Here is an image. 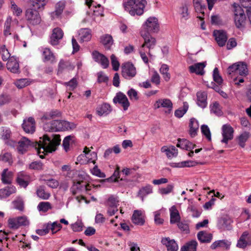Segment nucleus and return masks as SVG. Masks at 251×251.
Segmentation results:
<instances>
[{"instance_id":"53","label":"nucleus","mask_w":251,"mask_h":251,"mask_svg":"<svg viewBox=\"0 0 251 251\" xmlns=\"http://www.w3.org/2000/svg\"><path fill=\"white\" fill-rule=\"evenodd\" d=\"M11 101V98L9 95L5 94L0 95V107L8 104Z\"/></svg>"},{"instance_id":"51","label":"nucleus","mask_w":251,"mask_h":251,"mask_svg":"<svg viewBox=\"0 0 251 251\" xmlns=\"http://www.w3.org/2000/svg\"><path fill=\"white\" fill-rule=\"evenodd\" d=\"M193 2L196 11H199L203 16L204 13L203 10L205 9V5L201 4V0H193Z\"/></svg>"},{"instance_id":"6","label":"nucleus","mask_w":251,"mask_h":251,"mask_svg":"<svg viewBox=\"0 0 251 251\" xmlns=\"http://www.w3.org/2000/svg\"><path fill=\"white\" fill-rule=\"evenodd\" d=\"M122 75L126 79H130L136 75V69L129 62L123 63L121 67Z\"/></svg>"},{"instance_id":"36","label":"nucleus","mask_w":251,"mask_h":251,"mask_svg":"<svg viewBox=\"0 0 251 251\" xmlns=\"http://www.w3.org/2000/svg\"><path fill=\"white\" fill-rule=\"evenodd\" d=\"M189 134L192 137H195L197 134L199 127L198 121L195 118H191L189 123Z\"/></svg>"},{"instance_id":"13","label":"nucleus","mask_w":251,"mask_h":251,"mask_svg":"<svg viewBox=\"0 0 251 251\" xmlns=\"http://www.w3.org/2000/svg\"><path fill=\"white\" fill-rule=\"evenodd\" d=\"M113 100L114 103L121 104L124 110H126L130 104L126 96L122 92L117 93Z\"/></svg>"},{"instance_id":"58","label":"nucleus","mask_w":251,"mask_h":251,"mask_svg":"<svg viewBox=\"0 0 251 251\" xmlns=\"http://www.w3.org/2000/svg\"><path fill=\"white\" fill-rule=\"evenodd\" d=\"M65 86H68L69 87V90L70 91L74 90L77 85V81L76 78H72L69 82H66L64 83Z\"/></svg>"},{"instance_id":"43","label":"nucleus","mask_w":251,"mask_h":251,"mask_svg":"<svg viewBox=\"0 0 251 251\" xmlns=\"http://www.w3.org/2000/svg\"><path fill=\"white\" fill-rule=\"evenodd\" d=\"M197 245L198 243L196 240H192L183 246L181 251H196Z\"/></svg>"},{"instance_id":"32","label":"nucleus","mask_w":251,"mask_h":251,"mask_svg":"<svg viewBox=\"0 0 251 251\" xmlns=\"http://www.w3.org/2000/svg\"><path fill=\"white\" fill-rule=\"evenodd\" d=\"M78 37L80 42H88L91 39V31L88 28H82L79 30Z\"/></svg>"},{"instance_id":"22","label":"nucleus","mask_w":251,"mask_h":251,"mask_svg":"<svg viewBox=\"0 0 251 251\" xmlns=\"http://www.w3.org/2000/svg\"><path fill=\"white\" fill-rule=\"evenodd\" d=\"M207 93L204 91H199L197 93V103L199 106L204 108L207 106Z\"/></svg>"},{"instance_id":"26","label":"nucleus","mask_w":251,"mask_h":251,"mask_svg":"<svg viewBox=\"0 0 251 251\" xmlns=\"http://www.w3.org/2000/svg\"><path fill=\"white\" fill-rule=\"evenodd\" d=\"M131 220L133 223L137 225L142 226L145 223L142 212L141 210H136L134 211L132 216Z\"/></svg>"},{"instance_id":"10","label":"nucleus","mask_w":251,"mask_h":251,"mask_svg":"<svg viewBox=\"0 0 251 251\" xmlns=\"http://www.w3.org/2000/svg\"><path fill=\"white\" fill-rule=\"evenodd\" d=\"M92 57L95 61L100 64L103 69H106L109 66V60L103 54L97 50L92 52Z\"/></svg>"},{"instance_id":"59","label":"nucleus","mask_w":251,"mask_h":251,"mask_svg":"<svg viewBox=\"0 0 251 251\" xmlns=\"http://www.w3.org/2000/svg\"><path fill=\"white\" fill-rule=\"evenodd\" d=\"M201 130L202 133L209 140L211 141V133L210 129L207 125H203L201 126Z\"/></svg>"},{"instance_id":"3","label":"nucleus","mask_w":251,"mask_h":251,"mask_svg":"<svg viewBox=\"0 0 251 251\" xmlns=\"http://www.w3.org/2000/svg\"><path fill=\"white\" fill-rule=\"evenodd\" d=\"M75 125L65 121L52 120L44 123L43 129L46 131L55 132L60 130H69L73 128Z\"/></svg>"},{"instance_id":"63","label":"nucleus","mask_w":251,"mask_h":251,"mask_svg":"<svg viewBox=\"0 0 251 251\" xmlns=\"http://www.w3.org/2000/svg\"><path fill=\"white\" fill-rule=\"evenodd\" d=\"M43 165L41 161H34L30 163L29 165V168L33 170H43Z\"/></svg>"},{"instance_id":"30","label":"nucleus","mask_w":251,"mask_h":251,"mask_svg":"<svg viewBox=\"0 0 251 251\" xmlns=\"http://www.w3.org/2000/svg\"><path fill=\"white\" fill-rule=\"evenodd\" d=\"M161 151L162 152H165L167 157L169 159L176 156L178 153L177 150L173 146L169 147L163 146L161 149Z\"/></svg>"},{"instance_id":"16","label":"nucleus","mask_w":251,"mask_h":251,"mask_svg":"<svg viewBox=\"0 0 251 251\" xmlns=\"http://www.w3.org/2000/svg\"><path fill=\"white\" fill-rule=\"evenodd\" d=\"M87 188L86 186V182L83 180H77L76 179L73 180V185L71 188V191L74 195L78 193L81 192Z\"/></svg>"},{"instance_id":"8","label":"nucleus","mask_w":251,"mask_h":251,"mask_svg":"<svg viewBox=\"0 0 251 251\" xmlns=\"http://www.w3.org/2000/svg\"><path fill=\"white\" fill-rule=\"evenodd\" d=\"M143 26L146 29V32L157 33L159 30V25L158 19L154 17H149Z\"/></svg>"},{"instance_id":"21","label":"nucleus","mask_w":251,"mask_h":251,"mask_svg":"<svg viewBox=\"0 0 251 251\" xmlns=\"http://www.w3.org/2000/svg\"><path fill=\"white\" fill-rule=\"evenodd\" d=\"M206 62L195 63L189 66V70L190 73H195L197 75H203L204 74V68L206 66Z\"/></svg>"},{"instance_id":"25","label":"nucleus","mask_w":251,"mask_h":251,"mask_svg":"<svg viewBox=\"0 0 251 251\" xmlns=\"http://www.w3.org/2000/svg\"><path fill=\"white\" fill-rule=\"evenodd\" d=\"M43 61L50 62L53 64L56 62V57L53 53L49 48L44 49L42 52Z\"/></svg>"},{"instance_id":"45","label":"nucleus","mask_w":251,"mask_h":251,"mask_svg":"<svg viewBox=\"0 0 251 251\" xmlns=\"http://www.w3.org/2000/svg\"><path fill=\"white\" fill-rule=\"evenodd\" d=\"M37 209L40 212L46 213L49 210L52 209V206L48 201H42L38 204Z\"/></svg>"},{"instance_id":"61","label":"nucleus","mask_w":251,"mask_h":251,"mask_svg":"<svg viewBox=\"0 0 251 251\" xmlns=\"http://www.w3.org/2000/svg\"><path fill=\"white\" fill-rule=\"evenodd\" d=\"M119 201L117 197L111 196L108 199L107 205L109 207L113 208V207H117Z\"/></svg>"},{"instance_id":"40","label":"nucleus","mask_w":251,"mask_h":251,"mask_svg":"<svg viewBox=\"0 0 251 251\" xmlns=\"http://www.w3.org/2000/svg\"><path fill=\"white\" fill-rule=\"evenodd\" d=\"M152 193V187L151 185H147L144 187H142L138 193V195L141 199L142 201H144V199L145 196Z\"/></svg>"},{"instance_id":"56","label":"nucleus","mask_w":251,"mask_h":251,"mask_svg":"<svg viewBox=\"0 0 251 251\" xmlns=\"http://www.w3.org/2000/svg\"><path fill=\"white\" fill-rule=\"evenodd\" d=\"M43 180L45 183L50 187L52 188H56L59 185V182L55 179L50 178L48 179H44Z\"/></svg>"},{"instance_id":"24","label":"nucleus","mask_w":251,"mask_h":251,"mask_svg":"<svg viewBox=\"0 0 251 251\" xmlns=\"http://www.w3.org/2000/svg\"><path fill=\"white\" fill-rule=\"evenodd\" d=\"M74 66L68 61H65L63 59L60 60L58 66V74H61L65 71L73 70Z\"/></svg>"},{"instance_id":"12","label":"nucleus","mask_w":251,"mask_h":251,"mask_svg":"<svg viewBox=\"0 0 251 251\" xmlns=\"http://www.w3.org/2000/svg\"><path fill=\"white\" fill-rule=\"evenodd\" d=\"M22 127L26 133H33L35 130V121L33 117H28L23 121Z\"/></svg>"},{"instance_id":"35","label":"nucleus","mask_w":251,"mask_h":251,"mask_svg":"<svg viewBox=\"0 0 251 251\" xmlns=\"http://www.w3.org/2000/svg\"><path fill=\"white\" fill-rule=\"evenodd\" d=\"M231 219L227 217H222L218 221V226L223 230H229L231 228Z\"/></svg>"},{"instance_id":"34","label":"nucleus","mask_w":251,"mask_h":251,"mask_svg":"<svg viewBox=\"0 0 251 251\" xmlns=\"http://www.w3.org/2000/svg\"><path fill=\"white\" fill-rule=\"evenodd\" d=\"M170 211L171 224H176L180 222V216L176 207L175 206H172L170 209Z\"/></svg>"},{"instance_id":"62","label":"nucleus","mask_w":251,"mask_h":251,"mask_svg":"<svg viewBox=\"0 0 251 251\" xmlns=\"http://www.w3.org/2000/svg\"><path fill=\"white\" fill-rule=\"evenodd\" d=\"M214 80L218 84H221L223 82V79L221 76L220 75L219 70L217 68H215L213 70V74Z\"/></svg>"},{"instance_id":"28","label":"nucleus","mask_w":251,"mask_h":251,"mask_svg":"<svg viewBox=\"0 0 251 251\" xmlns=\"http://www.w3.org/2000/svg\"><path fill=\"white\" fill-rule=\"evenodd\" d=\"M197 238L202 243H209L213 238V235L206 231H201L198 233Z\"/></svg>"},{"instance_id":"52","label":"nucleus","mask_w":251,"mask_h":251,"mask_svg":"<svg viewBox=\"0 0 251 251\" xmlns=\"http://www.w3.org/2000/svg\"><path fill=\"white\" fill-rule=\"evenodd\" d=\"M65 6V2L64 1H59L57 2L55 6V10L54 13L57 16L60 15Z\"/></svg>"},{"instance_id":"5","label":"nucleus","mask_w":251,"mask_h":251,"mask_svg":"<svg viewBox=\"0 0 251 251\" xmlns=\"http://www.w3.org/2000/svg\"><path fill=\"white\" fill-rule=\"evenodd\" d=\"M25 18L29 26L39 25L41 21V17L37 10L30 7L26 11Z\"/></svg>"},{"instance_id":"64","label":"nucleus","mask_w":251,"mask_h":251,"mask_svg":"<svg viewBox=\"0 0 251 251\" xmlns=\"http://www.w3.org/2000/svg\"><path fill=\"white\" fill-rule=\"evenodd\" d=\"M127 94L130 100H137L139 99V97L138 96V93L133 88H131L130 89H129L128 91Z\"/></svg>"},{"instance_id":"15","label":"nucleus","mask_w":251,"mask_h":251,"mask_svg":"<svg viewBox=\"0 0 251 251\" xmlns=\"http://www.w3.org/2000/svg\"><path fill=\"white\" fill-rule=\"evenodd\" d=\"M251 245V232L245 231L241 236L237 244V246L240 248H245Z\"/></svg>"},{"instance_id":"38","label":"nucleus","mask_w":251,"mask_h":251,"mask_svg":"<svg viewBox=\"0 0 251 251\" xmlns=\"http://www.w3.org/2000/svg\"><path fill=\"white\" fill-rule=\"evenodd\" d=\"M36 193L37 197L42 200H48L50 197V193L45 190V187L43 185L37 188Z\"/></svg>"},{"instance_id":"54","label":"nucleus","mask_w":251,"mask_h":251,"mask_svg":"<svg viewBox=\"0 0 251 251\" xmlns=\"http://www.w3.org/2000/svg\"><path fill=\"white\" fill-rule=\"evenodd\" d=\"M15 85L17 88L21 89L29 84V81L26 78H22L17 80L15 83Z\"/></svg>"},{"instance_id":"23","label":"nucleus","mask_w":251,"mask_h":251,"mask_svg":"<svg viewBox=\"0 0 251 251\" xmlns=\"http://www.w3.org/2000/svg\"><path fill=\"white\" fill-rule=\"evenodd\" d=\"M6 67L7 69L11 73H20L19 63L14 57L9 58L6 64Z\"/></svg>"},{"instance_id":"46","label":"nucleus","mask_w":251,"mask_h":251,"mask_svg":"<svg viewBox=\"0 0 251 251\" xmlns=\"http://www.w3.org/2000/svg\"><path fill=\"white\" fill-rule=\"evenodd\" d=\"M30 7L39 9L43 7L46 4V0H30Z\"/></svg>"},{"instance_id":"7","label":"nucleus","mask_w":251,"mask_h":251,"mask_svg":"<svg viewBox=\"0 0 251 251\" xmlns=\"http://www.w3.org/2000/svg\"><path fill=\"white\" fill-rule=\"evenodd\" d=\"M234 22L236 26L238 28L244 27L245 25L246 17L243 9L241 7L238 6L235 7Z\"/></svg>"},{"instance_id":"49","label":"nucleus","mask_w":251,"mask_h":251,"mask_svg":"<svg viewBox=\"0 0 251 251\" xmlns=\"http://www.w3.org/2000/svg\"><path fill=\"white\" fill-rule=\"evenodd\" d=\"M168 66L166 64H162L160 69V72L166 81H169L170 79V74L168 73Z\"/></svg>"},{"instance_id":"48","label":"nucleus","mask_w":251,"mask_h":251,"mask_svg":"<svg viewBox=\"0 0 251 251\" xmlns=\"http://www.w3.org/2000/svg\"><path fill=\"white\" fill-rule=\"evenodd\" d=\"M25 176V175L23 172H20L18 173L16 179L17 182L24 188H26L28 185V182L24 179Z\"/></svg>"},{"instance_id":"44","label":"nucleus","mask_w":251,"mask_h":251,"mask_svg":"<svg viewBox=\"0 0 251 251\" xmlns=\"http://www.w3.org/2000/svg\"><path fill=\"white\" fill-rule=\"evenodd\" d=\"M250 137V133L248 132H244L241 134L237 138L238 144L242 147L244 148L245 146V143L248 140Z\"/></svg>"},{"instance_id":"17","label":"nucleus","mask_w":251,"mask_h":251,"mask_svg":"<svg viewBox=\"0 0 251 251\" xmlns=\"http://www.w3.org/2000/svg\"><path fill=\"white\" fill-rule=\"evenodd\" d=\"M100 42L104 46L105 50H111V46L114 44V40L111 35L105 34L100 37Z\"/></svg>"},{"instance_id":"37","label":"nucleus","mask_w":251,"mask_h":251,"mask_svg":"<svg viewBox=\"0 0 251 251\" xmlns=\"http://www.w3.org/2000/svg\"><path fill=\"white\" fill-rule=\"evenodd\" d=\"M231 245V243L227 240H218L212 244L210 246L211 249L215 250L218 247L224 248L226 249H228Z\"/></svg>"},{"instance_id":"4","label":"nucleus","mask_w":251,"mask_h":251,"mask_svg":"<svg viewBox=\"0 0 251 251\" xmlns=\"http://www.w3.org/2000/svg\"><path fill=\"white\" fill-rule=\"evenodd\" d=\"M140 34L144 41L140 49L145 50V48H147L149 50L147 52L149 55L151 56V54L150 50L154 49L155 47L156 40L155 38L152 37L149 33L146 32L145 30L141 31Z\"/></svg>"},{"instance_id":"20","label":"nucleus","mask_w":251,"mask_h":251,"mask_svg":"<svg viewBox=\"0 0 251 251\" xmlns=\"http://www.w3.org/2000/svg\"><path fill=\"white\" fill-rule=\"evenodd\" d=\"M154 106L155 109L160 107L168 108V112L170 113L172 110L173 103L169 99H159L155 102Z\"/></svg>"},{"instance_id":"60","label":"nucleus","mask_w":251,"mask_h":251,"mask_svg":"<svg viewBox=\"0 0 251 251\" xmlns=\"http://www.w3.org/2000/svg\"><path fill=\"white\" fill-rule=\"evenodd\" d=\"M211 111L218 115L221 114L222 111L220 109V104L218 102L215 101L211 105Z\"/></svg>"},{"instance_id":"47","label":"nucleus","mask_w":251,"mask_h":251,"mask_svg":"<svg viewBox=\"0 0 251 251\" xmlns=\"http://www.w3.org/2000/svg\"><path fill=\"white\" fill-rule=\"evenodd\" d=\"M189 107L187 102H183V106L182 108H179L176 110L175 112V115L177 118H181L187 112Z\"/></svg>"},{"instance_id":"42","label":"nucleus","mask_w":251,"mask_h":251,"mask_svg":"<svg viewBox=\"0 0 251 251\" xmlns=\"http://www.w3.org/2000/svg\"><path fill=\"white\" fill-rule=\"evenodd\" d=\"M238 70H237L236 74H239L241 76H245L248 74V70L247 65L241 62L237 63Z\"/></svg>"},{"instance_id":"50","label":"nucleus","mask_w":251,"mask_h":251,"mask_svg":"<svg viewBox=\"0 0 251 251\" xmlns=\"http://www.w3.org/2000/svg\"><path fill=\"white\" fill-rule=\"evenodd\" d=\"M47 225L49 231L50 230L52 234L55 233L62 228L61 225L57 222H54L51 224L48 223Z\"/></svg>"},{"instance_id":"41","label":"nucleus","mask_w":251,"mask_h":251,"mask_svg":"<svg viewBox=\"0 0 251 251\" xmlns=\"http://www.w3.org/2000/svg\"><path fill=\"white\" fill-rule=\"evenodd\" d=\"M110 106L109 104L107 103H103L99 107H97L96 111L100 116L103 115H107L110 112Z\"/></svg>"},{"instance_id":"11","label":"nucleus","mask_w":251,"mask_h":251,"mask_svg":"<svg viewBox=\"0 0 251 251\" xmlns=\"http://www.w3.org/2000/svg\"><path fill=\"white\" fill-rule=\"evenodd\" d=\"M64 33L59 27H56L52 30L50 37V43L52 46L57 45L59 41L63 38Z\"/></svg>"},{"instance_id":"2","label":"nucleus","mask_w":251,"mask_h":251,"mask_svg":"<svg viewBox=\"0 0 251 251\" xmlns=\"http://www.w3.org/2000/svg\"><path fill=\"white\" fill-rule=\"evenodd\" d=\"M146 4V0H126L123 2L125 10L133 16L142 15Z\"/></svg>"},{"instance_id":"9","label":"nucleus","mask_w":251,"mask_h":251,"mask_svg":"<svg viewBox=\"0 0 251 251\" xmlns=\"http://www.w3.org/2000/svg\"><path fill=\"white\" fill-rule=\"evenodd\" d=\"M234 129L229 124H225L222 127V135L223 139L221 142L227 145L228 141L233 138Z\"/></svg>"},{"instance_id":"19","label":"nucleus","mask_w":251,"mask_h":251,"mask_svg":"<svg viewBox=\"0 0 251 251\" xmlns=\"http://www.w3.org/2000/svg\"><path fill=\"white\" fill-rule=\"evenodd\" d=\"M161 242L166 246L168 251H177L178 249L175 240L171 239L169 237L162 238Z\"/></svg>"},{"instance_id":"31","label":"nucleus","mask_w":251,"mask_h":251,"mask_svg":"<svg viewBox=\"0 0 251 251\" xmlns=\"http://www.w3.org/2000/svg\"><path fill=\"white\" fill-rule=\"evenodd\" d=\"M176 147L186 150L193 149L196 145L185 139H178Z\"/></svg>"},{"instance_id":"14","label":"nucleus","mask_w":251,"mask_h":251,"mask_svg":"<svg viewBox=\"0 0 251 251\" xmlns=\"http://www.w3.org/2000/svg\"><path fill=\"white\" fill-rule=\"evenodd\" d=\"M213 36L220 47H223L225 45L227 40V36L225 31L223 30H214Z\"/></svg>"},{"instance_id":"18","label":"nucleus","mask_w":251,"mask_h":251,"mask_svg":"<svg viewBox=\"0 0 251 251\" xmlns=\"http://www.w3.org/2000/svg\"><path fill=\"white\" fill-rule=\"evenodd\" d=\"M83 152L85 153L84 156L81 154L78 156V161L80 162L81 158L85 156L88 159V162H92L94 164L96 163V160L97 158V154L96 152H91L89 148L85 147L84 149Z\"/></svg>"},{"instance_id":"55","label":"nucleus","mask_w":251,"mask_h":251,"mask_svg":"<svg viewBox=\"0 0 251 251\" xmlns=\"http://www.w3.org/2000/svg\"><path fill=\"white\" fill-rule=\"evenodd\" d=\"M0 160L5 162H8L9 164L12 163V158L11 153L5 152L0 155Z\"/></svg>"},{"instance_id":"33","label":"nucleus","mask_w":251,"mask_h":251,"mask_svg":"<svg viewBox=\"0 0 251 251\" xmlns=\"http://www.w3.org/2000/svg\"><path fill=\"white\" fill-rule=\"evenodd\" d=\"M13 174L11 171H8V169H4L1 175V180L5 184L11 183L13 179Z\"/></svg>"},{"instance_id":"1","label":"nucleus","mask_w":251,"mask_h":251,"mask_svg":"<svg viewBox=\"0 0 251 251\" xmlns=\"http://www.w3.org/2000/svg\"><path fill=\"white\" fill-rule=\"evenodd\" d=\"M51 139L47 134L40 137L38 142H31L26 137H22L18 142L17 150L19 153H24L26 152L30 146L34 147L37 153L41 158H44V155H40L41 152H52L56 150V147L60 145V136L58 134L52 135Z\"/></svg>"},{"instance_id":"29","label":"nucleus","mask_w":251,"mask_h":251,"mask_svg":"<svg viewBox=\"0 0 251 251\" xmlns=\"http://www.w3.org/2000/svg\"><path fill=\"white\" fill-rule=\"evenodd\" d=\"M61 115V113L59 111L57 110H51L50 111L46 112L41 117V119L42 122L45 123L48 120L59 118Z\"/></svg>"},{"instance_id":"57","label":"nucleus","mask_w":251,"mask_h":251,"mask_svg":"<svg viewBox=\"0 0 251 251\" xmlns=\"http://www.w3.org/2000/svg\"><path fill=\"white\" fill-rule=\"evenodd\" d=\"M187 211L191 212L193 217H198L201 215V210H199L196 207L193 205H190L187 208Z\"/></svg>"},{"instance_id":"39","label":"nucleus","mask_w":251,"mask_h":251,"mask_svg":"<svg viewBox=\"0 0 251 251\" xmlns=\"http://www.w3.org/2000/svg\"><path fill=\"white\" fill-rule=\"evenodd\" d=\"M16 191V189L14 186L6 187L0 189V197L1 199L6 198L10 195L15 193Z\"/></svg>"},{"instance_id":"27","label":"nucleus","mask_w":251,"mask_h":251,"mask_svg":"<svg viewBox=\"0 0 251 251\" xmlns=\"http://www.w3.org/2000/svg\"><path fill=\"white\" fill-rule=\"evenodd\" d=\"M188 7V4L186 3L182 4L179 7L178 12L181 21H186L190 18V13L189 11Z\"/></svg>"}]
</instances>
